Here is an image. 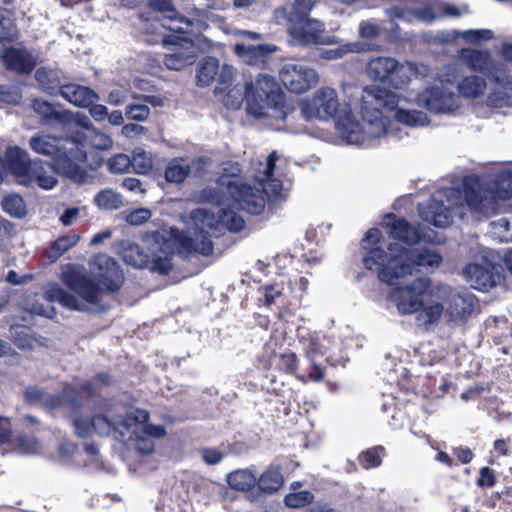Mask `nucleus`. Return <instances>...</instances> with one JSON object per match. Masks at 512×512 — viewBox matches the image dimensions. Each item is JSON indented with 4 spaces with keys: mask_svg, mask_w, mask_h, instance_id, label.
<instances>
[{
    "mask_svg": "<svg viewBox=\"0 0 512 512\" xmlns=\"http://www.w3.org/2000/svg\"><path fill=\"white\" fill-rule=\"evenodd\" d=\"M33 109L40 117V122L47 126H62L69 117L68 110L60 109L45 101H34Z\"/></svg>",
    "mask_w": 512,
    "mask_h": 512,
    "instance_id": "nucleus-27",
    "label": "nucleus"
},
{
    "mask_svg": "<svg viewBox=\"0 0 512 512\" xmlns=\"http://www.w3.org/2000/svg\"><path fill=\"white\" fill-rule=\"evenodd\" d=\"M92 273L100 283L96 286L93 280L84 273H73L64 276L66 285L80 299L55 284L48 285L42 295L29 294L22 301L25 310L32 314L53 318L56 315L53 303L57 302L70 310L86 311L89 304L100 300L102 291H117L123 283V273L115 260L106 254H98L91 260Z\"/></svg>",
    "mask_w": 512,
    "mask_h": 512,
    "instance_id": "nucleus-5",
    "label": "nucleus"
},
{
    "mask_svg": "<svg viewBox=\"0 0 512 512\" xmlns=\"http://www.w3.org/2000/svg\"><path fill=\"white\" fill-rule=\"evenodd\" d=\"M25 400L31 404H42L49 409L62 405V398L55 395H46L36 387H28L24 393Z\"/></svg>",
    "mask_w": 512,
    "mask_h": 512,
    "instance_id": "nucleus-37",
    "label": "nucleus"
},
{
    "mask_svg": "<svg viewBox=\"0 0 512 512\" xmlns=\"http://www.w3.org/2000/svg\"><path fill=\"white\" fill-rule=\"evenodd\" d=\"M479 486L492 487L495 484V477L492 470L488 467H483L480 470V476L477 480Z\"/></svg>",
    "mask_w": 512,
    "mask_h": 512,
    "instance_id": "nucleus-61",
    "label": "nucleus"
},
{
    "mask_svg": "<svg viewBox=\"0 0 512 512\" xmlns=\"http://www.w3.org/2000/svg\"><path fill=\"white\" fill-rule=\"evenodd\" d=\"M60 94L68 102L81 108L89 107L99 98L94 90L75 83L61 86Z\"/></svg>",
    "mask_w": 512,
    "mask_h": 512,
    "instance_id": "nucleus-26",
    "label": "nucleus"
},
{
    "mask_svg": "<svg viewBox=\"0 0 512 512\" xmlns=\"http://www.w3.org/2000/svg\"><path fill=\"white\" fill-rule=\"evenodd\" d=\"M152 216V213L149 209L146 208H138L126 214V221L134 226L141 225L147 222Z\"/></svg>",
    "mask_w": 512,
    "mask_h": 512,
    "instance_id": "nucleus-53",
    "label": "nucleus"
},
{
    "mask_svg": "<svg viewBox=\"0 0 512 512\" xmlns=\"http://www.w3.org/2000/svg\"><path fill=\"white\" fill-rule=\"evenodd\" d=\"M163 42L173 46L164 57L165 66L171 70H181L193 64L199 53L198 45L187 37L163 38Z\"/></svg>",
    "mask_w": 512,
    "mask_h": 512,
    "instance_id": "nucleus-18",
    "label": "nucleus"
},
{
    "mask_svg": "<svg viewBox=\"0 0 512 512\" xmlns=\"http://www.w3.org/2000/svg\"><path fill=\"white\" fill-rule=\"evenodd\" d=\"M234 72L235 69L232 66L225 64L220 68L216 58L206 57L199 64L197 83L201 86H208L217 79L220 84L225 85L232 80Z\"/></svg>",
    "mask_w": 512,
    "mask_h": 512,
    "instance_id": "nucleus-20",
    "label": "nucleus"
},
{
    "mask_svg": "<svg viewBox=\"0 0 512 512\" xmlns=\"http://www.w3.org/2000/svg\"><path fill=\"white\" fill-rule=\"evenodd\" d=\"M126 116L135 121H144L150 115L149 107L144 103L133 102L127 105Z\"/></svg>",
    "mask_w": 512,
    "mask_h": 512,
    "instance_id": "nucleus-47",
    "label": "nucleus"
},
{
    "mask_svg": "<svg viewBox=\"0 0 512 512\" xmlns=\"http://www.w3.org/2000/svg\"><path fill=\"white\" fill-rule=\"evenodd\" d=\"M127 90L123 87H116L108 94L107 102L111 105H122L127 100Z\"/></svg>",
    "mask_w": 512,
    "mask_h": 512,
    "instance_id": "nucleus-56",
    "label": "nucleus"
},
{
    "mask_svg": "<svg viewBox=\"0 0 512 512\" xmlns=\"http://www.w3.org/2000/svg\"><path fill=\"white\" fill-rule=\"evenodd\" d=\"M69 117L66 122H63L62 127H68L70 124H75L84 129L83 132H89L95 126L92 124L90 118L83 113H73L68 111Z\"/></svg>",
    "mask_w": 512,
    "mask_h": 512,
    "instance_id": "nucleus-50",
    "label": "nucleus"
},
{
    "mask_svg": "<svg viewBox=\"0 0 512 512\" xmlns=\"http://www.w3.org/2000/svg\"><path fill=\"white\" fill-rule=\"evenodd\" d=\"M343 92L347 100L340 105L336 90L322 87L312 98L301 102V113L307 119L335 117L336 129L342 140L351 145H365L367 138L384 132V122L377 108L385 104L391 106L396 97L378 86L360 90L347 84L343 86Z\"/></svg>",
    "mask_w": 512,
    "mask_h": 512,
    "instance_id": "nucleus-2",
    "label": "nucleus"
},
{
    "mask_svg": "<svg viewBox=\"0 0 512 512\" xmlns=\"http://www.w3.org/2000/svg\"><path fill=\"white\" fill-rule=\"evenodd\" d=\"M382 225L388 230L390 236L408 244H414L420 240L432 241L429 235L421 232L419 227L409 224L403 218H396L393 215H386Z\"/></svg>",
    "mask_w": 512,
    "mask_h": 512,
    "instance_id": "nucleus-21",
    "label": "nucleus"
},
{
    "mask_svg": "<svg viewBox=\"0 0 512 512\" xmlns=\"http://www.w3.org/2000/svg\"><path fill=\"white\" fill-rule=\"evenodd\" d=\"M85 159L86 151L84 148L73 145L65 146L53 159V166L57 174L76 183H82L86 178V172L80 166V163Z\"/></svg>",
    "mask_w": 512,
    "mask_h": 512,
    "instance_id": "nucleus-16",
    "label": "nucleus"
},
{
    "mask_svg": "<svg viewBox=\"0 0 512 512\" xmlns=\"http://www.w3.org/2000/svg\"><path fill=\"white\" fill-rule=\"evenodd\" d=\"M5 157L19 184L25 186L36 184L44 190H50L57 185L58 180L54 166L39 159L31 160L24 149L18 146H9Z\"/></svg>",
    "mask_w": 512,
    "mask_h": 512,
    "instance_id": "nucleus-11",
    "label": "nucleus"
},
{
    "mask_svg": "<svg viewBox=\"0 0 512 512\" xmlns=\"http://www.w3.org/2000/svg\"><path fill=\"white\" fill-rule=\"evenodd\" d=\"M3 62L7 68L18 72H30L36 64L34 57L22 49H8L3 54Z\"/></svg>",
    "mask_w": 512,
    "mask_h": 512,
    "instance_id": "nucleus-30",
    "label": "nucleus"
},
{
    "mask_svg": "<svg viewBox=\"0 0 512 512\" xmlns=\"http://www.w3.org/2000/svg\"><path fill=\"white\" fill-rule=\"evenodd\" d=\"M418 72L419 68L416 64L412 62L399 63L396 61V67L393 69L388 83L394 88H401L408 84Z\"/></svg>",
    "mask_w": 512,
    "mask_h": 512,
    "instance_id": "nucleus-34",
    "label": "nucleus"
},
{
    "mask_svg": "<svg viewBox=\"0 0 512 512\" xmlns=\"http://www.w3.org/2000/svg\"><path fill=\"white\" fill-rule=\"evenodd\" d=\"M492 234L501 242L512 241V232L510 231V222L506 218H501L492 223Z\"/></svg>",
    "mask_w": 512,
    "mask_h": 512,
    "instance_id": "nucleus-46",
    "label": "nucleus"
},
{
    "mask_svg": "<svg viewBox=\"0 0 512 512\" xmlns=\"http://www.w3.org/2000/svg\"><path fill=\"white\" fill-rule=\"evenodd\" d=\"M314 500V495L308 490L290 491L284 497V503L289 508H301L310 504Z\"/></svg>",
    "mask_w": 512,
    "mask_h": 512,
    "instance_id": "nucleus-43",
    "label": "nucleus"
},
{
    "mask_svg": "<svg viewBox=\"0 0 512 512\" xmlns=\"http://www.w3.org/2000/svg\"><path fill=\"white\" fill-rule=\"evenodd\" d=\"M35 78L40 87L47 93L52 94L58 86L56 73L46 68L36 71Z\"/></svg>",
    "mask_w": 512,
    "mask_h": 512,
    "instance_id": "nucleus-44",
    "label": "nucleus"
},
{
    "mask_svg": "<svg viewBox=\"0 0 512 512\" xmlns=\"http://www.w3.org/2000/svg\"><path fill=\"white\" fill-rule=\"evenodd\" d=\"M460 58L472 70L487 74V105L503 108L512 105V79L501 63H495L488 51L463 49Z\"/></svg>",
    "mask_w": 512,
    "mask_h": 512,
    "instance_id": "nucleus-10",
    "label": "nucleus"
},
{
    "mask_svg": "<svg viewBox=\"0 0 512 512\" xmlns=\"http://www.w3.org/2000/svg\"><path fill=\"white\" fill-rule=\"evenodd\" d=\"M131 166L139 174L147 173L152 168V157L142 148H135L131 156Z\"/></svg>",
    "mask_w": 512,
    "mask_h": 512,
    "instance_id": "nucleus-40",
    "label": "nucleus"
},
{
    "mask_svg": "<svg viewBox=\"0 0 512 512\" xmlns=\"http://www.w3.org/2000/svg\"><path fill=\"white\" fill-rule=\"evenodd\" d=\"M382 89L387 94L394 95L396 97V100L391 106H388L386 104L379 105L377 109L384 122V132L379 136L367 138V142L365 145L370 144L375 139H380L385 136H396L394 129L389 125L388 117L385 115L386 112H394V119L398 123L408 127H423L429 123V119L426 113L418 110L407 109L404 107V102L406 101V99L402 95L388 91L384 88Z\"/></svg>",
    "mask_w": 512,
    "mask_h": 512,
    "instance_id": "nucleus-14",
    "label": "nucleus"
},
{
    "mask_svg": "<svg viewBox=\"0 0 512 512\" xmlns=\"http://www.w3.org/2000/svg\"><path fill=\"white\" fill-rule=\"evenodd\" d=\"M208 162L207 158L200 157L191 161L188 165L191 167V172H194L197 176H201L205 172V168L209 165Z\"/></svg>",
    "mask_w": 512,
    "mask_h": 512,
    "instance_id": "nucleus-64",
    "label": "nucleus"
},
{
    "mask_svg": "<svg viewBox=\"0 0 512 512\" xmlns=\"http://www.w3.org/2000/svg\"><path fill=\"white\" fill-rule=\"evenodd\" d=\"M456 88L461 97L480 100L487 104L489 81L486 82V80L476 75H468L457 82Z\"/></svg>",
    "mask_w": 512,
    "mask_h": 512,
    "instance_id": "nucleus-25",
    "label": "nucleus"
},
{
    "mask_svg": "<svg viewBox=\"0 0 512 512\" xmlns=\"http://www.w3.org/2000/svg\"><path fill=\"white\" fill-rule=\"evenodd\" d=\"M357 49H358L357 44H349V45H345L342 47L327 49L322 52L321 56L324 59L333 60V59L341 58L347 52L357 51Z\"/></svg>",
    "mask_w": 512,
    "mask_h": 512,
    "instance_id": "nucleus-54",
    "label": "nucleus"
},
{
    "mask_svg": "<svg viewBox=\"0 0 512 512\" xmlns=\"http://www.w3.org/2000/svg\"><path fill=\"white\" fill-rule=\"evenodd\" d=\"M468 43H479L493 38V32L489 29H476L455 32Z\"/></svg>",
    "mask_w": 512,
    "mask_h": 512,
    "instance_id": "nucleus-45",
    "label": "nucleus"
},
{
    "mask_svg": "<svg viewBox=\"0 0 512 512\" xmlns=\"http://www.w3.org/2000/svg\"><path fill=\"white\" fill-rule=\"evenodd\" d=\"M16 37V30L9 19L0 20V54H4V41H12Z\"/></svg>",
    "mask_w": 512,
    "mask_h": 512,
    "instance_id": "nucleus-49",
    "label": "nucleus"
},
{
    "mask_svg": "<svg viewBox=\"0 0 512 512\" xmlns=\"http://www.w3.org/2000/svg\"><path fill=\"white\" fill-rule=\"evenodd\" d=\"M445 291V296L438 299L441 306L440 320L446 318L448 321H463L469 317L474 310L475 302L472 295L462 293L447 285H436L435 292Z\"/></svg>",
    "mask_w": 512,
    "mask_h": 512,
    "instance_id": "nucleus-15",
    "label": "nucleus"
},
{
    "mask_svg": "<svg viewBox=\"0 0 512 512\" xmlns=\"http://www.w3.org/2000/svg\"><path fill=\"white\" fill-rule=\"evenodd\" d=\"M362 246L367 251L363 262L367 269L378 272L381 281L399 284L415 271L438 268L442 256L434 249H408L393 243L376 228L367 231Z\"/></svg>",
    "mask_w": 512,
    "mask_h": 512,
    "instance_id": "nucleus-7",
    "label": "nucleus"
},
{
    "mask_svg": "<svg viewBox=\"0 0 512 512\" xmlns=\"http://www.w3.org/2000/svg\"><path fill=\"white\" fill-rule=\"evenodd\" d=\"M30 148L37 154L55 158L65 147L62 145L60 138L45 134L37 133L29 140Z\"/></svg>",
    "mask_w": 512,
    "mask_h": 512,
    "instance_id": "nucleus-29",
    "label": "nucleus"
},
{
    "mask_svg": "<svg viewBox=\"0 0 512 512\" xmlns=\"http://www.w3.org/2000/svg\"><path fill=\"white\" fill-rule=\"evenodd\" d=\"M152 15L159 12L163 15L162 21L167 22V30L177 33H190L194 29H200V21H192L189 18L180 16L174 9L170 0H149L148 3Z\"/></svg>",
    "mask_w": 512,
    "mask_h": 512,
    "instance_id": "nucleus-19",
    "label": "nucleus"
},
{
    "mask_svg": "<svg viewBox=\"0 0 512 512\" xmlns=\"http://www.w3.org/2000/svg\"><path fill=\"white\" fill-rule=\"evenodd\" d=\"M2 207L5 212L13 217L21 218L26 214V207L24 200L17 194L6 196L2 200Z\"/></svg>",
    "mask_w": 512,
    "mask_h": 512,
    "instance_id": "nucleus-42",
    "label": "nucleus"
},
{
    "mask_svg": "<svg viewBox=\"0 0 512 512\" xmlns=\"http://www.w3.org/2000/svg\"><path fill=\"white\" fill-rule=\"evenodd\" d=\"M396 60L391 57H375L367 65L368 76L379 82H389Z\"/></svg>",
    "mask_w": 512,
    "mask_h": 512,
    "instance_id": "nucleus-31",
    "label": "nucleus"
},
{
    "mask_svg": "<svg viewBox=\"0 0 512 512\" xmlns=\"http://www.w3.org/2000/svg\"><path fill=\"white\" fill-rule=\"evenodd\" d=\"M79 213H80V210L79 208H76V207H73V208H68L65 210V212L61 215L60 217V221L63 225L65 226H70L72 225L75 220L78 218L79 216Z\"/></svg>",
    "mask_w": 512,
    "mask_h": 512,
    "instance_id": "nucleus-63",
    "label": "nucleus"
},
{
    "mask_svg": "<svg viewBox=\"0 0 512 512\" xmlns=\"http://www.w3.org/2000/svg\"><path fill=\"white\" fill-rule=\"evenodd\" d=\"M96 206L101 210H117L122 204V196L110 188L100 190L94 197Z\"/></svg>",
    "mask_w": 512,
    "mask_h": 512,
    "instance_id": "nucleus-38",
    "label": "nucleus"
},
{
    "mask_svg": "<svg viewBox=\"0 0 512 512\" xmlns=\"http://www.w3.org/2000/svg\"><path fill=\"white\" fill-rule=\"evenodd\" d=\"M257 477L248 469H239L227 476V482L232 489L245 491L256 485Z\"/></svg>",
    "mask_w": 512,
    "mask_h": 512,
    "instance_id": "nucleus-36",
    "label": "nucleus"
},
{
    "mask_svg": "<svg viewBox=\"0 0 512 512\" xmlns=\"http://www.w3.org/2000/svg\"><path fill=\"white\" fill-rule=\"evenodd\" d=\"M280 80L293 93H304L318 83V73L304 64L287 63L280 70Z\"/></svg>",
    "mask_w": 512,
    "mask_h": 512,
    "instance_id": "nucleus-17",
    "label": "nucleus"
},
{
    "mask_svg": "<svg viewBox=\"0 0 512 512\" xmlns=\"http://www.w3.org/2000/svg\"><path fill=\"white\" fill-rule=\"evenodd\" d=\"M108 165L112 173H124L131 166V157L126 154H117L110 158Z\"/></svg>",
    "mask_w": 512,
    "mask_h": 512,
    "instance_id": "nucleus-51",
    "label": "nucleus"
},
{
    "mask_svg": "<svg viewBox=\"0 0 512 512\" xmlns=\"http://www.w3.org/2000/svg\"><path fill=\"white\" fill-rule=\"evenodd\" d=\"M406 279L394 284L390 297L398 312L410 315L419 312L418 319L423 324H435L440 321L441 306L438 299L445 296L446 290L435 292L428 277H417L406 283Z\"/></svg>",
    "mask_w": 512,
    "mask_h": 512,
    "instance_id": "nucleus-9",
    "label": "nucleus"
},
{
    "mask_svg": "<svg viewBox=\"0 0 512 512\" xmlns=\"http://www.w3.org/2000/svg\"><path fill=\"white\" fill-rule=\"evenodd\" d=\"M317 0H294L288 13L289 25L309 20V13Z\"/></svg>",
    "mask_w": 512,
    "mask_h": 512,
    "instance_id": "nucleus-39",
    "label": "nucleus"
},
{
    "mask_svg": "<svg viewBox=\"0 0 512 512\" xmlns=\"http://www.w3.org/2000/svg\"><path fill=\"white\" fill-rule=\"evenodd\" d=\"M463 275L475 289L486 290L494 285L493 266L488 262L467 265L463 270Z\"/></svg>",
    "mask_w": 512,
    "mask_h": 512,
    "instance_id": "nucleus-24",
    "label": "nucleus"
},
{
    "mask_svg": "<svg viewBox=\"0 0 512 512\" xmlns=\"http://www.w3.org/2000/svg\"><path fill=\"white\" fill-rule=\"evenodd\" d=\"M79 240L78 235L74 236H64L58 238L52 246V252L55 257L60 256L64 252H66L69 248L74 246Z\"/></svg>",
    "mask_w": 512,
    "mask_h": 512,
    "instance_id": "nucleus-52",
    "label": "nucleus"
},
{
    "mask_svg": "<svg viewBox=\"0 0 512 512\" xmlns=\"http://www.w3.org/2000/svg\"><path fill=\"white\" fill-rule=\"evenodd\" d=\"M379 33V27L371 22H363L359 27L360 37L364 39H374Z\"/></svg>",
    "mask_w": 512,
    "mask_h": 512,
    "instance_id": "nucleus-58",
    "label": "nucleus"
},
{
    "mask_svg": "<svg viewBox=\"0 0 512 512\" xmlns=\"http://www.w3.org/2000/svg\"><path fill=\"white\" fill-rule=\"evenodd\" d=\"M329 340L314 335L310 338L309 342L305 346L306 355L310 361H315L318 356L326 355L328 352Z\"/></svg>",
    "mask_w": 512,
    "mask_h": 512,
    "instance_id": "nucleus-41",
    "label": "nucleus"
},
{
    "mask_svg": "<svg viewBox=\"0 0 512 512\" xmlns=\"http://www.w3.org/2000/svg\"><path fill=\"white\" fill-rule=\"evenodd\" d=\"M284 287L276 283L265 288V300L268 305L275 302L277 297L283 294Z\"/></svg>",
    "mask_w": 512,
    "mask_h": 512,
    "instance_id": "nucleus-60",
    "label": "nucleus"
},
{
    "mask_svg": "<svg viewBox=\"0 0 512 512\" xmlns=\"http://www.w3.org/2000/svg\"><path fill=\"white\" fill-rule=\"evenodd\" d=\"M201 457L207 465H216L225 457V453L217 448H204L201 450Z\"/></svg>",
    "mask_w": 512,
    "mask_h": 512,
    "instance_id": "nucleus-55",
    "label": "nucleus"
},
{
    "mask_svg": "<svg viewBox=\"0 0 512 512\" xmlns=\"http://www.w3.org/2000/svg\"><path fill=\"white\" fill-rule=\"evenodd\" d=\"M66 142L69 145L84 148L86 152L88 148L109 150L113 145V141L110 136L101 132L96 127L91 129L89 132H73Z\"/></svg>",
    "mask_w": 512,
    "mask_h": 512,
    "instance_id": "nucleus-23",
    "label": "nucleus"
},
{
    "mask_svg": "<svg viewBox=\"0 0 512 512\" xmlns=\"http://www.w3.org/2000/svg\"><path fill=\"white\" fill-rule=\"evenodd\" d=\"M278 159L277 152L273 151L265 161L252 162L253 179L257 185L255 188L242 183L238 163H225L216 181V189L206 188L196 195L198 201L208 203L209 207H201L191 212L185 235L171 229L170 240L175 250L180 254H210L213 249L209 239L211 235L221 228L236 232L243 227L244 221L236 210L259 214L267 199L280 196L282 183L273 177Z\"/></svg>",
    "mask_w": 512,
    "mask_h": 512,
    "instance_id": "nucleus-1",
    "label": "nucleus"
},
{
    "mask_svg": "<svg viewBox=\"0 0 512 512\" xmlns=\"http://www.w3.org/2000/svg\"><path fill=\"white\" fill-rule=\"evenodd\" d=\"M149 414L142 409L126 411L122 406L105 405L91 418L77 416L74 419L76 433L80 437H88L93 432L127 442L138 453L149 455L154 451L153 438L159 439L166 435L161 425L148 423Z\"/></svg>",
    "mask_w": 512,
    "mask_h": 512,
    "instance_id": "nucleus-6",
    "label": "nucleus"
},
{
    "mask_svg": "<svg viewBox=\"0 0 512 512\" xmlns=\"http://www.w3.org/2000/svg\"><path fill=\"white\" fill-rule=\"evenodd\" d=\"M153 241L149 247V254L137 244L123 243V261L136 268H148L159 274H167L172 268L171 253L175 247L170 239L158 234L153 237Z\"/></svg>",
    "mask_w": 512,
    "mask_h": 512,
    "instance_id": "nucleus-12",
    "label": "nucleus"
},
{
    "mask_svg": "<svg viewBox=\"0 0 512 512\" xmlns=\"http://www.w3.org/2000/svg\"><path fill=\"white\" fill-rule=\"evenodd\" d=\"M38 442L33 437L19 438V447L24 453H35L38 450Z\"/></svg>",
    "mask_w": 512,
    "mask_h": 512,
    "instance_id": "nucleus-62",
    "label": "nucleus"
},
{
    "mask_svg": "<svg viewBox=\"0 0 512 512\" xmlns=\"http://www.w3.org/2000/svg\"><path fill=\"white\" fill-rule=\"evenodd\" d=\"M276 50L271 45L247 46L238 43L234 46V52L243 62L248 65H261L266 62L267 57Z\"/></svg>",
    "mask_w": 512,
    "mask_h": 512,
    "instance_id": "nucleus-28",
    "label": "nucleus"
},
{
    "mask_svg": "<svg viewBox=\"0 0 512 512\" xmlns=\"http://www.w3.org/2000/svg\"><path fill=\"white\" fill-rule=\"evenodd\" d=\"M244 99L247 102L248 114L255 118L283 120L290 110L275 79L264 74H259L244 87H232L223 102L227 108L239 109Z\"/></svg>",
    "mask_w": 512,
    "mask_h": 512,
    "instance_id": "nucleus-8",
    "label": "nucleus"
},
{
    "mask_svg": "<svg viewBox=\"0 0 512 512\" xmlns=\"http://www.w3.org/2000/svg\"><path fill=\"white\" fill-rule=\"evenodd\" d=\"M191 173V167L183 158L171 160L165 169V179L169 183H181Z\"/></svg>",
    "mask_w": 512,
    "mask_h": 512,
    "instance_id": "nucleus-35",
    "label": "nucleus"
},
{
    "mask_svg": "<svg viewBox=\"0 0 512 512\" xmlns=\"http://www.w3.org/2000/svg\"><path fill=\"white\" fill-rule=\"evenodd\" d=\"M140 23L139 28L151 35V38H147L146 41L149 43H156L159 38L163 40L165 38L163 36V30H167V22L162 21L156 15H152L151 13H143L139 17Z\"/></svg>",
    "mask_w": 512,
    "mask_h": 512,
    "instance_id": "nucleus-32",
    "label": "nucleus"
},
{
    "mask_svg": "<svg viewBox=\"0 0 512 512\" xmlns=\"http://www.w3.org/2000/svg\"><path fill=\"white\" fill-rule=\"evenodd\" d=\"M256 484L261 491L273 493L279 490L284 484L281 470L277 466L268 467L257 479Z\"/></svg>",
    "mask_w": 512,
    "mask_h": 512,
    "instance_id": "nucleus-33",
    "label": "nucleus"
},
{
    "mask_svg": "<svg viewBox=\"0 0 512 512\" xmlns=\"http://www.w3.org/2000/svg\"><path fill=\"white\" fill-rule=\"evenodd\" d=\"M89 113L91 117L97 121L101 122L107 119L108 117V108L102 104H91L89 106Z\"/></svg>",
    "mask_w": 512,
    "mask_h": 512,
    "instance_id": "nucleus-59",
    "label": "nucleus"
},
{
    "mask_svg": "<svg viewBox=\"0 0 512 512\" xmlns=\"http://www.w3.org/2000/svg\"><path fill=\"white\" fill-rule=\"evenodd\" d=\"M12 437V424L6 417L0 416V445L6 444Z\"/></svg>",
    "mask_w": 512,
    "mask_h": 512,
    "instance_id": "nucleus-57",
    "label": "nucleus"
},
{
    "mask_svg": "<svg viewBox=\"0 0 512 512\" xmlns=\"http://www.w3.org/2000/svg\"><path fill=\"white\" fill-rule=\"evenodd\" d=\"M323 31V23L316 19H309L302 23L289 25L292 42L300 46L323 43Z\"/></svg>",
    "mask_w": 512,
    "mask_h": 512,
    "instance_id": "nucleus-22",
    "label": "nucleus"
},
{
    "mask_svg": "<svg viewBox=\"0 0 512 512\" xmlns=\"http://www.w3.org/2000/svg\"><path fill=\"white\" fill-rule=\"evenodd\" d=\"M458 75L456 65L446 66L439 74V83L426 87L416 95L415 104L435 114H448L459 108L458 97L444 83H453Z\"/></svg>",
    "mask_w": 512,
    "mask_h": 512,
    "instance_id": "nucleus-13",
    "label": "nucleus"
},
{
    "mask_svg": "<svg viewBox=\"0 0 512 512\" xmlns=\"http://www.w3.org/2000/svg\"><path fill=\"white\" fill-rule=\"evenodd\" d=\"M512 206V168L501 170L493 186L467 179L462 189L448 188L436 193L427 204L418 206L423 221L438 228L452 223L454 216L464 218L469 210L483 216L510 209Z\"/></svg>",
    "mask_w": 512,
    "mask_h": 512,
    "instance_id": "nucleus-4",
    "label": "nucleus"
},
{
    "mask_svg": "<svg viewBox=\"0 0 512 512\" xmlns=\"http://www.w3.org/2000/svg\"><path fill=\"white\" fill-rule=\"evenodd\" d=\"M383 450V447L379 446L363 452L359 456L360 464L366 469L379 466L381 464L380 453Z\"/></svg>",
    "mask_w": 512,
    "mask_h": 512,
    "instance_id": "nucleus-48",
    "label": "nucleus"
},
{
    "mask_svg": "<svg viewBox=\"0 0 512 512\" xmlns=\"http://www.w3.org/2000/svg\"><path fill=\"white\" fill-rule=\"evenodd\" d=\"M512 206V168L501 170L493 186L467 179L462 189L448 188L436 193L427 204L418 206L423 221L438 228L452 223L454 216L464 218L469 210L483 216L510 209Z\"/></svg>",
    "mask_w": 512,
    "mask_h": 512,
    "instance_id": "nucleus-3",
    "label": "nucleus"
}]
</instances>
